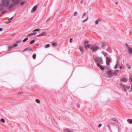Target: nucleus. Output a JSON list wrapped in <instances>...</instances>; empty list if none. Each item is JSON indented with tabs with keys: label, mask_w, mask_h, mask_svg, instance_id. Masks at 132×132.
I'll return each mask as SVG.
<instances>
[{
	"label": "nucleus",
	"mask_w": 132,
	"mask_h": 132,
	"mask_svg": "<svg viewBox=\"0 0 132 132\" xmlns=\"http://www.w3.org/2000/svg\"><path fill=\"white\" fill-rule=\"evenodd\" d=\"M63 131L64 132H73L71 129L68 128L64 129Z\"/></svg>",
	"instance_id": "nucleus-9"
},
{
	"label": "nucleus",
	"mask_w": 132,
	"mask_h": 132,
	"mask_svg": "<svg viewBox=\"0 0 132 132\" xmlns=\"http://www.w3.org/2000/svg\"><path fill=\"white\" fill-rule=\"evenodd\" d=\"M119 64L118 62H117V63H116L115 65V66L114 67V69H116L118 68V66H119Z\"/></svg>",
	"instance_id": "nucleus-22"
},
{
	"label": "nucleus",
	"mask_w": 132,
	"mask_h": 132,
	"mask_svg": "<svg viewBox=\"0 0 132 132\" xmlns=\"http://www.w3.org/2000/svg\"><path fill=\"white\" fill-rule=\"evenodd\" d=\"M114 72H116L117 73L119 72V70H117L116 71H115Z\"/></svg>",
	"instance_id": "nucleus-48"
},
{
	"label": "nucleus",
	"mask_w": 132,
	"mask_h": 132,
	"mask_svg": "<svg viewBox=\"0 0 132 132\" xmlns=\"http://www.w3.org/2000/svg\"><path fill=\"white\" fill-rule=\"evenodd\" d=\"M4 12H4H3V13Z\"/></svg>",
	"instance_id": "nucleus-55"
},
{
	"label": "nucleus",
	"mask_w": 132,
	"mask_h": 132,
	"mask_svg": "<svg viewBox=\"0 0 132 132\" xmlns=\"http://www.w3.org/2000/svg\"><path fill=\"white\" fill-rule=\"evenodd\" d=\"M40 29H35L34 30V31H40Z\"/></svg>",
	"instance_id": "nucleus-32"
},
{
	"label": "nucleus",
	"mask_w": 132,
	"mask_h": 132,
	"mask_svg": "<svg viewBox=\"0 0 132 132\" xmlns=\"http://www.w3.org/2000/svg\"><path fill=\"white\" fill-rule=\"evenodd\" d=\"M24 3H25V2H21V5H22L24 4Z\"/></svg>",
	"instance_id": "nucleus-39"
},
{
	"label": "nucleus",
	"mask_w": 132,
	"mask_h": 132,
	"mask_svg": "<svg viewBox=\"0 0 132 132\" xmlns=\"http://www.w3.org/2000/svg\"><path fill=\"white\" fill-rule=\"evenodd\" d=\"M94 59L96 62H98L99 63L103 64V62L102 59L101 57H95Z\"/></svg>",
	"instance_id": "nucleus-5"
},
{
	"label": "nucleus",
	"mask_w": 132,
	"mask_h": 132,
	"mask_svg": "<svg viewBox=\"0 0 132 132\" xmlns=\"http://www.w3.org/2000/svg\"><path fill=\"white\" fill-rule=\"evenodd\" d=\"M13 2L14 3H15L16 4L20 2V1L19 0H12Z\"/></svg>",
	"instance_id": "nucleus-16"
},
{
	"label": "nucleus",
	"mask_w": 132,
	"mask_h": 132,
	"mask_svg": "<svg viewBox=\"0 0 132 132\" xmlns=\"http://www.w3.org/2000/svg\"><path fill=\"white\" fill-rule=\"evenodd\" d=\"M3 30V29L2 28H0V31H2Z\"/></svg>",
	"instance_id": "nucleus-51"
},
{
	"label": "nucleus",
	"mask_w": 132,
	"mask_h": 132,
	"mask_svg": "<svg viewBox=\"0 0 132 132\" xmlns=\"http://www.w3.org/2000/svg\"><path fill=\"white\" fill-rule=\"evenodd\" d=\"M106 64L108 65H109L110 64V62L111 61V60L108 57H107L106 58Z\"/></svg>",
	"instance_id": "nucleus-7"
},
{
	"label": "nucleus",
	"mask_w": 132,
	"mask_h": 132,
	"mask_svg": "<svg viewBox=\"0 0 132 132\" xmlns=\"http://www.w3.org/2000/svg\"><path fill=\"white\" fill-rule=\"evenodd\" d=\"M4 6L3 5L0 3V10H2L4 9Z\"/></svg>",
	"instance_id": "nucleus-18"
},
{
	"label": "nucleus",
	"mask_w": 132,
	"mask_h": 132,
	"mask_svg": "<svg viewBox=\"0 0 132 132\" xmlns=\"http://www.w3.org/2000/svg\"><path fill=\"white\" fill-rule=\"evenodd\" d=\"M14 5L13 3H12L10 5L8 6H9V9L10 10H12V8L13 7Z\"/></svg>",
	"instance_id": "nucleus-11"
},
{
	"label": "nucleus",
	"mask_w": 132,
	"mask_h": 132,
	"mask_svg": "<svg viewBox=\"0 0 132 132\" xmlns=\"http://www.w3.org/2000/svg\"><path fill=\"white\" fill-rule=\"evenodd\" d=\"M47 35L46 33L45 32H43L41 33L39 35H37L38 37H40L43 36H46Z\"/></svg>",
	"instance_id": "nucleus-10"
},
{
	"label": "nucleus",
	"mask_w": 132,
	"mask_h": 132,
	"mask_svg": "<svg viewBox=\"0 0 132 132\" xmlns=\"http://www.w3.org/2000/svg\"><path fill=\"white\" fill-rule=\"evenodd\" d=\"M128 51L129 53L130 54L132 53V48L129 47L128 49Z\"/></svg>",
	"instance_id": "nucleus-15"
},
{
	"label": "nucleus",
	"mask_w": 132,
	"mask_h": 132,
	"mask_svg": "<svg viewBox=\"0 0 132 132\" xmlns=\"http://www.w3.org/2000/svg\"><path fill=\"white\" fill-rule=\"evenodd\" d=\"M36 34V32H33V33H31L30 35H35Z\"/></svg>",
	"instance_id": "nucleus-35"
},
{
	"label": "nucleus",
	"mask_w": 132,
	"mask_h": 132,
	"mask_svg": "<svg viewBox=\"0 0 132 132\" xmlns=\"http://www.w3.org/2000/svg\"><path fill=\"white\" fill-rule=\"evenodd\" d=\"M86 15V13H84V16L83 17V18H84V16H85V15Z\"/></svg>",
	"instance_id": "nucleus-49"
},
{
	"label": "nucleus",
	"mask_w": 132,
	"mask_h": 132,
	"mask_svg": "<svg viewBox=\"0 0 132 132\" xmlns=\"http://www.w3.org/2000/svg\"><path fill=\"white\" fill-rule=\"evenodd\" d=\"M1 121L2 122H5V120L4 119H3V118L1 119Z\"/></svg>",
	"instance_id": "nucleus-34"
},
{
	"label": "nucleus",
	"mask_w": 132,
	"mask_h": 132,
	"mask_svg": "<svg viewBox=\"0 0 132 132\" xmlns=\"http://www.w3.org/2000/svg\"><path fill=\"white\" fill-rule=\"evenodd\" d=\"M83 0H81V1H80V4H82V3H83Z\"/></svg>",
	"instance_id": "nucleus-43"
},
{
	"label": "nucleus",
	"mask_w": 132,
	"mask_h": 132,
	"mask_svg": "<svg viewBox=\"0 0 132 132\" xmlns=\"http://www.w3.org/2000/svg\"><path fill=\"white\" fill-rule=\"evenodd\" d=\"M127 66L128 68L129 69H130L131 68V66L130 64H127Z\"/></svg>",
	"instance_id": "nucleus-24"
},
{
	"label": "nucleus",
	"mask_w": 132,
	"mask_h": 132,
	"mask_svg": "<svg viewBox=\"0 0 132 132\" xmlns=\"http://www.w3.org/2000/svg\"><path fill=\"white\" fill-rule=\"evenodd\" d=\"M97 65L101 70H103L105 68L102 65H101L100 63H98L97 64Z\"/></svg>",
	"instance_id": "nucleus-6"
},
{
	"label": "nucleus",
	"mask_w": 132,
	"mask_h": 132,
	"mask_svg": "<svg viewBox=\"0 0 132 132\" xmlns=\"http://www.w3.org/2000/svg\"><path fill=\"white\" fill-rule=\"evenodd\" d=\"M130 79L132 81V75L129 77Z\"/></svg>",
	"instance_id": "nucleus-40"
},
{
	"label": "nucleus",
	"mask_w": 132,
	"mask_h": 132,
	"mask_svg": "<svg viewBox=\"0 0 132 132\" xmlns=\"http://www.w3.org/2000/svg\"><path fill=\"white\" fill-rule=\"evenodd\" d=\"M110 120H112L115 121L116 122H118V121L116 119L114 118H112L110 119Z\"/></svg>",
	"instance_id": "nucleus-17"
},
{
	"label": "nucleus",
	"mask_w": 132,
	"mask_h": 132,
	"mask_svg": "<svg viewBox=\"0 0 132 132\" xmlns=\"http://www.w3.org/2000/svg\"><path fill=\"white\" fill-rule=\"evenodd\" d=\"M50 44H46V46H45V47L46 48H48V47H50Z\"/></svg>",
	"instance_id": "nucleus-30"
},
{
	"label": "nucleus",
	"mask_w": 132,
	"mask_h": 132,
	"mask_svg": "<svg viewBox=\"0 0 132 132\" xmlns=\"http://www.w3.org/2000/svg\"><path fill=\"white\" fill-rule=\"evenodd\" d=\"M85 48L86 49H90L93 52H95L99 49V47L96 45H92L90 44L86 45Z\"/></svg>",
	"instance_id": "nucleus-1"
},
{
	"label": "nucleus",
	"mask_w": 132,
	"mask_h": 132,
	"mask_svg": "<svg viewBox=\"0 0 132 132\" xmlns=\"http://www.w3.org/2000/svg\"><path fill=\"white\" fill-rule=\"evenodd\" d=\"M120 69H122V66H120Z\"/></svg>",
	"instance_id": "nucleus-50"
},
{
	"label": "nucleus",
	"mask_w": 132,
	"mask_h": 132,
	"mask_svg": "<svg viewBox=\"0 0 132 132\" xmlns=\"http://www.w3.org/2000/svg\"><path fill=\"white\" fill-rule=\"evenodd\" d=\"M22 42L21 40H17L16 42V43L17 44L20 43Z\"/></svg>",
	"instance_id": "nucleus-29"
},
{
	"label": "nucleus",
	"mask_w": 132,
	"mask_h": 132,
	"mask_svg": "<svg viewBox=\"0 0 132 132\" xmlns=\"http://www.w3.org/2000/svg\"><path fill=\"white\" fill-rule=\"evenodd\" d=\"M102 124L101 123H100L99 124V126H98L99 127H101V126H102Z\"/></svg>",
	"instance_id": "nucleus-44"
},
{
	"label": "nucleus",
	"mask_w": 132,
	"mask_h": 132,
	"mask_svg": "<svg viewBox=\"0 0 132 132\" xmlns=\"http://www.w3.org/2000/svg\"><path fill=\"white\" fill-rule=\"evenodd\" d=\"M102 53L103 54V55H104L105 56H106L107 55V53L104 52V51H102Z\"/></svg>",
	"instance_id": "nucleus-23"
},
{
	"label": "nucleus",
	"mask_w": 132,
	"mask_h": 132,
	"mask_svg": "<svg viewBox=\"0 0 132 132\" xmlns=\"http://www.w3.org/2000/svg\"><path fill=\"white\" fill-rule=\"evenodd\" d=\"M2 5L4 7H8L10 3V0H2Z\"/></svg>",
	"instance_id": "nucleus-4"
},
{
	"label": "nucleus",
	"mask_w": 132,
	"mask_h": 132,
	"mask_svg": "<svg viewBox=\"0 0 132 132\" xmlns=\"http://www.w3.org/2000/svg\"><path fill=\"white\" fill-rule=\"evenodd\" d=\"M35 42V40H32L30 42V43L31 44H33Z\"/></svg>",
	"instance_id": "nucleus-33"
},
{
	"label": "nucleus",
	"mask_w": 132,
	"mask_h": 132,
	"mask_svg": "<svg viewBox=\"0 0 132 132\" xmlns=\"http://www.w3.org/2000/svg\"><path fill=\"white\" fill-rule=\"evenodd\" d=\"M52 45L54 46H55L56 45V44L55 42H53L52 43Z\"/></svg>",
	"instance_id": "nucleus-31"
},
{
	"label": "nucleus",
	"mask_w": 132,
	"mask_h": 132,
	"mask_svg": "<svg viewBox=\"0 0 132 132\" xmlns=\"http://www.w3.org/2000/svg\"><path fill=\"white\" fill-rule=\"evenodd\" d=\"M13 17H12L11 18L9 19H8V21L7 22V23H10L11 21V20L13 19Z\"/></svg>",
	"instance_id": "nucleus-21"
},
{
	"label": "nucleus",
	"mask_w": 132,
	"mask_h": 132,
	"mask_svg": "<svg viewBox=\"0 0 132 132\" xmlns=\"http://www.w3.org/2000/svg\"><path fill=\"white\" fill-rule=\"evenodd\" d=\"M89 43V42L87 40L85 42V48L86 45H88V44H88Z\"/></svg>",
	"instance_id": "nucleus-19"
},
{
	"label": "nucleus",
	"mask_w": 132,
	"mask_h": 132,
	"mask_svg": "<svg viewBox=\"0 0 132 132\" xmlns=\"http://www.w3.org/2000/svg\"><path fill=\"white\" fill-rule=\"evenodd\" d=\"M107 126L110 129L111 128L109 124L107 125Z\"/></svg>",
	"instance_id": "nucleus-45"
},
{
	"label": "nucleus",
	"mask_w": 132,
	"mask_h": 132,
	"mask_svg": "<svg viewBox=\"0 0 132 132\" xmlns=\"http://www.w3.org/2000/svg\"><path fill=\"white\" fill-rule=\"evenodd\" d=\"M127 121L130 123H132V119H128L127 120Z\"/></svg>",
	"instance_id": "nucleus-20"
},
{
	"label": "nucleus",
	"mask_w": 132,
	"mask_h": 132,
	"mask_svg": "<svg viewBox=\"0 0 132 132\" xmlns=\"http://www.w3.org/2000/svg\"><path fill=\"white\" fill-rule=\"evenodd\" d=\"M120 80L123 82H126L128 81V79L126 77H123Z\"/></svg>",
	"instance_id": "nucleus-8"
},
{
	"label": "nucleus",
	"mask_w": 132,
	"mask_h": 132,
	"mask_svg": "<svg viewBox=\"0 0 132 132\" xmlns=\"http://www.w3.org/2000/svg\"><path fill=\"white\" fill-rule=\"evenodd\" d=\"M120 86L122 90L125 92H126L127 89H129L130 87L129 85L128 86L122 83H121L120 84Z\"/></svg>",
	"instance_id": "nucleus-3"
},
{
	"label": "nucleus",
	"mask_w": 132,
	"mask_h": 132,
	"mask_svg": "<svg viewBox=\"0 0 132 132\" xmlns=\"http://www.w3.org/2000/svg\"><path fill=\"white\" fill-rule=\"evenodd\" d=\"M98 20H96V21H95V23L96 24H98Z\"/></svg>",
	"instance_id": "nucleus-38"
},
{
	"label": "nucleus",
	"mask_w": 132,
	"mask_h": 132,
	"mask_svg": "<svg viewBox=\"0 0 132 132\" xmlns=\"http://www.w3.org/2000/svg\"><path fill=\"white\" fill-rule=\"evenodd\" d=\"M118 3V2H116V4H117Z\"/></svg>",
	"instance_id": "nucleus-53"
},
{
	"label": "nucleus",
	"mask_w": 132,
	"mask_h": 132,
	"mask_svg": "<svg viewBox=\"0 0 132 132\" xmlns=\"http://www.w3.org/2000/svg\"><path fill=\"white\" fill-rule=\"evenodd\" d=\"M28 37H27L25 39H24L23 40V42H26L27 40L28 39Z\"/></svg>",
	"instance_id": "nucleus-28"
},
{
	"label": "nucleus",
	"mask_w": 132,
	"mask_h": 132,
	"mask_svg": "<svg viewBox=\"0 0 132 132\" xmlns=\"http://www.w3.org/2000/svg\"><path fill=\"white\" fill-rule=\"evenodd\" d=\"M79 49L80 51L82 52H83V49L81 45H80L79 46Z\"/></svg>",
	"instance_id": "nucleus-14"
},
{
	"label": "nucleus",
	"mask_w": 132,
	"mask_h": 132,
	"mask_svg": "<svg viewBox=\"0 0 132 132\" xmlns=\"http://www.w3.org/2000/svg\"><path fill=\"white\" fill-rule=\"evenodd\" d=\"M77 12H75L74 14V15L76 16L77 15Z\"/></svg>",
	"instance_id": "nucleus-37"
},
{
	"label": "nucleus",
	"mask_w": 132,
	"mask_h": 132,
	"mask_svg": "<svg viewBox=\"0 0 132 132\" xmlns=\"http://www.w3.org/2000/svg\"><path fill=\"white\" fill-rule=\"evenodd\" d=\"M31 35H30V34H29L28 35V36H30Z\"/></svg>",
	"instance_id": "nucleus-52"
},
{
	"label": "nucleus",
	"mask_w": 132,
	"mask_h": 132,
	"mask_svg": "<svg viewBox=\"0 0 132 132\" xmlns=\"http://www.w3.org/2000/svg\"><path fill=\"white\" fill-rule=\"evenodd\" d=\"M14 47V46L13 45H10L8 46V51H11L13 48Z\"/></svg>",
	"instance_id": "nucleus-12"
},
{
	"label": "nucleus",
	"mask_w": 132,
	"mask_h": 132,
	"mask_svg": "<svg viewBox=\"0 0 132 132\" xmlns=\"http://www.w3.org/2000/svg\"><path fill=\"white\" fill-rule=\"evenodd\" d=\"M105 45V44H103L102 45V47H104Z\"/></svg>",
	"instance_id": "nucleus-42"
},
{
	"label": "nucleus",
	"mask_w": 132,
	"mask_h": 132,
	"mask_svg": "<svg viewBox=\"0 0 132 132\" xmlns=\"http://www.w3.org/2000/svg\"><path fill=\"white\" fill-rule=\"evenodd\" d=\"M106 74L109 77H111L117 74L116 72H113L112 70H109L106 71Z\"/></svg>",
	"instance_id": "nucleus-2"
},
{
	"label": "nucleus",
	"mask_w": 132,
	"mask_h": 132,
	"mask_svg": "<svg viewBox=\"0 0 132 132\" xmlns=\"http://www.w3.org/2000/svg\"><path fill=\"white\" fill-rule=\"evenodd\" d=\"M35 101H36L38 103H39L40 102V100L38 99H36Z\"/></svg>",
	"instance_id": "nucleus-27"
},
{
	"label": "nucleus",
	"mask_w": 132,
	"mask_h": 132,
	"mask_svg": "<svg viewBox=\"0 0 132 132\" xmlns=\"http://www.w3.org/2000/svg\"><path fill=\"white\" fill-rule=\"evenodd\" d=\"M79 105H78V108H79Z\"/></svg>",
	"instance_id": "nucleus-54"
},
{
	"label": "nucleus",
	"mask_w": 132,
	"mask_h": 132,
	"mask_svg": "<svg viewBox=\"0 0 132 132\" xmlns=\"http://www.w3.org/2000/svg\"><path fill=\"white\" fill-rule=\"evenodd\" d=\"M37 6L36 5H35L34 6V7L33 8L32 10L31 11V12H35L37 8Z\"/></svg>",
	"instance_id": "nucleus-13"
},
{
	"label": "nucleus",
	"mask_w": 132,
	"mask_h": 132,
	"mask_svg": "<svg viewBox=\"0 0 132 132\" xmlns=\"http://www.w3.org/2000/svg\"><path fill=\"white\" fill-rule=\"evenodd\" d=\"M130 90H131V91H132V84L131 85V87L130 88Z\"/></svg>",
	"instance_id": "nucleus-47"
},
{
	"label": "nucleus",
	"mask_w": 132,
	"mask_h": 132,
	"mask_svg": "<svg viewBox=\"0 0 132 132\" xmlns=\"http://www.w3.org/2000/svg\"><path fill=\"white\" fill-rule=\"evenodd\" d=\"M73 39L72 38H70V42L71 43H72V42Z\"/></svg>",
	"instance_id": "nucleus-41"
},
{
	"label": "nucleus",
	"mask_w": 132,
	"mask_h": 132,
	"mask_svg": "<svg viewBox=\"0 0 132 132\" xmlns=\"http://www.w3.org/2000/svg\"><path fill=\"white\" fill-rule=\"evenodd\" d=\"M28 48H26L23 51V52H24L25 51H26L27 50H28Z\"/></svg>",
	"instance_id": "nucleus-46"
},
{
	"label": "nucleus",
	"mask_w": 132,
	"mask_h": 132,
	"mask_svg": "<svg viewBox=\"0 0 132 132\" xmlns=\"http://www.w3.org/2000/svg\"><path fill=\"white\" fill-rule=\"evenodd\" d=\"M88 16H87L86 18V19L85 20H83L82 21L83 22H85L87 20H88Z\"/></svg>",
	"instance_id": "nucleus-26"
},
{
	"label": "nucleus",
	"mask_w": 132,
	"mask_h": 132,
	"mask_svg": "<svg viewBox=\"0 0 132 132\" xmlns=\"http://www.w3.org/2000/svg\"><path fill=\"white\" fill-rule=\"evenodd\" d=\"M14 46L16 47L18 46V44L17 43H15L14 44Z\"/></svg>",
	"instance_id": "nucleus-36"
},
{
	"label": "nucleus",
	"mask_w": 132,
	"mask_h": 132,
	"mask_svg": "<svg viewBox=\"0 0 132 132\" xmlns=\"http://www.w3.org/2000/svg\"><path fill=\"white\" fill-rule=\"evenodd\" d=\"M36 54H34L32 56V57L34 59H35L36 57Z\"/></svg>",
	"instance_id": "nucleus-25"
}]
</instances>
